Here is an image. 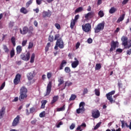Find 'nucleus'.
<instances>
[{"mask_svg":"<svg viewBox=\"0 0 131 131\" xmlns=\"http://www.w3.org/2000/svg\"><path fill=\"white\" fill-rule=\"evenodd\" d=\"M5 113H6V107L3 106L0 110V119H2L4 117Z\"/></svg>","mask_w":131,"mask_h":131,"instance_id":"15","label":"nucleus"},{"mask_svg":"<svg viewBox=\"0 0 131 131\" xmlns=\"http://www.w3.org/2000/svg\"><path fill=\"white\" fill-rule=\"evenodd\" d=\"M19 123H20V116L17 115L16 117L14 119L12 123V126H17Z\"/></svg>","mask_w":131,"mask_h":131,"instance_id":"7","label":"nucleus"},{"mask_svg":"<svg viewBox=\"0 0 131 131\" xmlns=\"http://www.w3.org/2000/svg\"><path fill=\"white\" fill-rule=\"evenodd\" d=\"M59 37H60V35L59 34H56L54 36V40H58V39H60Z\"/></svg>","mask_w":131,"mask_h":131,"instance_id":"51","label":"nucleus"},{"mask_svg":"<svg viewBox=\"0 0 131 131\" xmlns=\"http://www.w3.org/2000/svg\"><path fill=\"white\" fill-rule=\"evenodd\" d=\"M87 41L88 43H92V42H93V39H92L91 38H88Z\"/></svg>","mask_w":131,"mask_h":131,"instance_id":"60","label":"nucleus"},{"mask_svg":"<svg viewBox=\"0 0 131 131\" xmlns=\"http://www.w3.org/2000/svg\"><path fill=\"white\" fill-rule=\"evenodd\" d=\"M78 65H79V61H74L71 64L72 68H76Z\"/></svg>","mask_w":131,"mask_h":131,"instance_id":"19","label":"nucleus"},{"mask_svg":"<svg viewBox=\"0 0 131 131\" xmlns=\"http://www.w3.org/2000/svg\"><path fill=\"white\" fill-rule=\"evenodd\" d=\"M101 114L100 113V111H98V109L95 108L92 111V116L93 118L97 119L100 117Z\"/></svg>","mask_w":131,"mask_h":131,"instance_id":"6","label":"nucleus"},{"mask_svg":"<svg viewBox=\"0 0 131 131\" xmlns=\"http://www.w3.org/2000/svg\"><path fill=\"white\" fill-rule=\"evenodd\" d=\"M52 14L50 11H43L42 12V17L46 18V17H51Z\"/></svg>","mask_w":131,"mask_h":131,"instance_id":"14","label":"nucleus"},{"mask_svg":"<svg viewBox=\"0 0 131 131\" xmlns=\"http://www.w3.org/2000/svg\"><path fill=\"white\" fill-rule=\"evenodd\" d=\"M64 71L66 73H70V72H71V70L70 67H67L64 68Z\"/></svg>","mask_w":131,"mask_h":131,"instance_id":"40","label":"nucleus"},{"mask_svg":"<svg viewBox=\"0 0 131 131\" xmlns=\"http://www.w3.org/2000/svg\"><path fill=\"white\" fill-rule=\"evenodd\" d=\"M117 41L115 42L114 41H112L111 45V48L110 49V52L111 53V52H113L115 49H116V45L117 43Z\"/></svg>","mask_w":131,"mask_h":131,"instance_id":"12","label":"nucleus"},{"mask_svg":"<svg viewBox=\"0 0 131 131\" xmlns=\"http://www.w3.org/2000/svg\"><path fill=\"white\" fill-rule=\"evenodd\" d=\"M52 91V81H49V83L47 85L46 93L44 95L45 97L49 96L51 94V91Z\"/></svg>","mask_w":131,"mask_h":131,"instance_id":"8","label":"nucleus"},{"mask_svg":"<svg viewBox=\"0 0 131 131\" xmlns=\"http://www.w3.org/2000/svg\"><path fill=\"white\" fill-rule=\"evenodd\" d=\"M126 53H127V55H130V54H131V49L127 50Z\"/></svg>","mask_w":131,"mask_h":131,"instance_id":"64","label":"nucleus"},{"mask_svg":"<svg viewBox=\"0 0 131 131\" xmlns=\"http://www.w3.org/2000/svg\"><path fill=\"white\" fill-rule=\"evenodd\" d=\"M76 23V21L74 20L73 19L71 20L70 25V28H71V29H73V28H74V26H75Z\"/></svg>","mask_w":131,"mask_h":131,"instance_id":"26","label":"nucleus"},{"mask_svg":"<svg viewBox=\"0 0 131 131\" xmlns=\"http://www.w3.org/2000/svg\"><path fill=\"white\" fill-rule=\"evenodd\" d=\"M95 16V12L93 11L90 12L87 14H84V17L87 20H90V19H92Z\"/></svg>","mask_w":131,"mask_h":131,"instance_id":"11","label":"nucleus"},{"mask_svg":"<svg viewBox=\"0 0 131 131\" xmlns=\"http://www.w3.org/2000/svg\"><path fill=\"white\" fill-rule=\"evenodd\" d=\"M101 124H102L101 122H99V123H98L94 127V129H98V128H99V127L101 126Z\"/></svg>","mask_w":131,"mask_h":131,"instance_id":"42","label":"nucleus"},{"mask_svg":"<svg viewBox=\"0 0 131 131\" xmlns=\"http://www.w3.org/2000/svg\"><path fill=\"white\" fill-rule=\"evenodd\" d=\"M27 98V89L25 86H22L19 90V96L15 97L13 102H18V100L20 102H23Z\"/></svg>","mask_w":131,"mask_h":131,"instance_id":"1","label":"nucleus"},{"mask_svg":"<svg viewBox=\"0 0 131 131\" xmlns=\"http://www.w3.org/2000/svg\"><path fill=\"white\" fill-rule=\"evenodd\" d=\"M26 45H27V40H23L21 43L22 47H25Z\"/></svg>","mask_w":131,"mask_h":131,"instance_id":"50","label":"nucleus"},{"mask_svg":"<svg viewBox=\"0 0 131 131\" xmlns=\"http://www.w3.org/2000/svg\"><path fill=\"white\" fill-rule=\"evenodd\" d=\"M88 93H89V90H88V88H84L83 90L82 95L84 96V95H86V94H88Z\"/></svg>","mask_w":131,"mask_h":131,"instance_id":"45","label":"nucleus"},{"mask_svg":"<svg viewBox=\"0 0 131 131\" xmlns=\"http://www.w3.org/2000/svg\"><path fill=\"white\" fill-rule=\"evenodd\" d=\"M56 44L59 49H64V42H63L62 38H59V39H57Z\"/></svg>","mask_w":131,"mask_h":131,"instance_id":"9","label":"nucleus"},{"mask_svg":"<svg viewBox=\"0 0 131 131\" xmlns=\"http://www.w3.org/2000/svg\"><path fill=\"white\" fill-rule=\"evenodd\" d=\"M35 112V108L34 107H31L30 108V113H34Z\"/></svg>","mask_w":131,"mask_h":131,"instance_id":"53","label":"nucleus"},{"mask_svg":"<svg viewBox=\"0 0 131 131\" xmlns=\"http://www.w3.org/2000/svg\"><path fill=\"white\" fill-rule=\"evenodd\" d=\"M25 61H29L30 59V52H28L27 53V54L25 55Z\"/></svg>","mask_w":131,"mask_h":131,"instance_id":"23","label":"nucleus"},{"mask_svg":"<svg viewBox=\"0 0 131 131\" xmlns=\"http://www.w3.org/2000/svg\"><path fill=\"white\" fill-rule=\"evenodd\" d=\"M117 11V9L115 7H111V8L109 10L110 14H114L115 12Z\"/></svg>","mask_w":131,"mask_h":131,"instance_id":"25","label":"nucleus"},{"mask_svg":"<svg viewBox=\"0 0 131 131\" xmlns=\"http://www.w3.org/2000/svg\"><path fill=\"white\" fill-rule=\"evenodd\" d=\"M121 40L122 41V45L124 46V47L125 48V47H126V46L128 45L127 37L123 36L121 37Z\"/></svg>","mask_w":131,"mask_h":131,"instance_id":"13","label":"nucleus"},{"mask_svg":"<svg viewBox=\"0 0 131 131\" xmlns=\"http://www.w3.org/2000/svg\"><path fill=\"white\" fill-rule=\"evenodd\" d=\"M52 74L51 72L47 73V78L48 79H50V78L52 77Z\"/></svg>","mask_w":131,"mask_h":131,"instance_id":"52","label":"nucleus"},{"mask_svg":"<svg viewBox=\"0 0 131 131\" xmlns=\"http://www.w3.org/2000/svg\"><path fill=\"white\" fill-rule=\"evenodd\" d=\"M28 79L29 80L33 79V75H32V73L29 74V75L28 76Z\"/></svg>","mask_w":131,"mask_h":131,"instance_id":"46","label":"nucleus"},{"mask_svg":"<svg viewBox=\"0 0 131 131\" xmlns=\"http://www.w3.org/2000/svg\"><path fill=\"white\" fill-rule=\"evenodd\" d=\"M125 123H126V122H125L124 121H121V124H122V128H123V127H125V126H126L125 125Z\"/></svg>","mask_w":131,"mask_h":131,"instance_id":"56","label":"nucleus"},{"mask_svg":"<svg viewBox=\"0 0 131 131\" xmlns=\"http://www.w3.org/2000/svg\"><path fill=\"white\" fill-rule=\"evenodd\" d=\"M41 108L42 109H45V107H46V104L48 103V101H47V100H44L41 101Z\"/></svg>","mask_w":131,"mask_h":131,"instance_id":"24","label":"nucleus"},{"mask_svg":"<svg viewBox=\"0 0 131 131\" xmlns=\"http://www.w3.org/2000/svg\"><path fill=\"white\" fill-rule=\"evenodd\" d=\"M105 27V22L103 21L101 23L98 24L96 27L94 29L95 33H99L101 30H104Z\"/></svg>","mask_w":131,"mask_h":131,"instance_id":"3","label":"nucleus"},{"mask_svg":"<svg viewBox=\"0 0 131 131\" xmlns=\"http://www.w3.org/2000/svg\"><path fill=\"white\" fill-rule=\"evenodd\" d=\"M65 111V104H63V105L61 107L57 108V111L58 112H60L61 111Z\"/></svg>","mask_w":131,"mask_h":131,"instance_id":"34","label":"nucleus"},{"mask_svg":"<svg viewBox=\"0 0 131 131\" xmlns=\"http://www.w3.org/2000/svg\"><path fill=\"white\" fill-rule=\"evenodd\" d=\"M84 106H85V103H84V102H81L79 104V107L81 108V109H83V110L85 111V108H84Z\"/></svg>","mask_w":131,"mask_h":131,"instance_id":"29","label":"nucleus"},{"mask_svg":"<svg viewBox=\"0 0 131 131\" xmlns=\"http://www.w3.org/2000/svg\"><path fill=\"white\" fill-rule=\"evenodd\" d=\"M114 94H115V91L114 90L106 94V97L107 100L110 101L111 104H113V103H114V102H115V100H113V98H112V96H113Z\"/></svg>","mask_w":131,"mask_h":131,"instance_id":"4","label":"nucleus"},{"mask_svg":"<svg viewBox=\"0 0 131 131\" xmlns=\"http://www.w3.org/2000/svg\"><path fill=\"white\" fill-rule=\"evenodd\" d=\"M34 59H35V54L34 53H32L31 59H30V63H34Z\"/></svg>","mask_w":131,"mask_h":131,"instance_id":"31","label":"nucleus"},{"mask_svg":"<svg viewBox=\"0 0 131 131\" xmlns=\"http://www.w3.org/2000/svg\"><path fill=\"white\" fill-rule=\"evenodd\" d=\"M32 3H33V0H30L28 2H27L26 4V8H28L29 6H30V5L32 4Z\"/></svg>","mask_w":131,"mask_h":131,"instance_id":"41","label":"nucleus"},{"mask_svg":"<svg viewBox=\"0 0 131 131\" xmlns=\"http://www.w3.org/2000/svg\"><path fill=\"white\" fill-rule=\"evenodd\" d=\"M104 12L102 10H100L99 11L98 16H99L100 18H103V17H104Z\"/></svg>","mask_w":131,"mask_h":131,"instance_id":"39","label":"nucleus"},{"mask_svg":"<svg viewBox=\"0 0 131 131\" xmlns=\"http://www.w3.org/2000/svg\"><path fill=\"white\" fill-rule=\"evenodd\" d=\"M25 57L26 56L24 54L20 55V58L21 60H23L24 61H25V59L26 58Z\"/></svg>","mask_w":131,"mask_h":131,"instance_id":"57","label":"nucleus"},{"mask_svg":"<svg viewBox=\"0 0 131 131\" xmlns=\"http://www.w3.org/2000/svg\"><path fill=\"white\" fill-rule=\"evenodd\" d=\"M21 52H22V46H18L16 47V53L18 55L21 54Z\"/></svg>","mask_w":131,"mask_h":131,"instance_id":"21","label":"nucleus"},{"mask_svg":"<svg viewBox=\"0 0 131 131\" xmlns=\"http://www.w3.org/2000/svg\"><path fill=\"white\" fill-rule=\"evenodd\" d=\"M63 124V122L60 121L57 125H56V127L59 128L60 127V125H62Z\"/></svg>","mask_w":131,"mask_h":131,"instance_id":"59","label":"nucleus"},{"mask_svg":"<svg viewBox=\"0 0 131 131\" xmlns=\"http://www.w3.org/2000/svg\"><path fill=\"white\" fill-rule=\"evenodd\" d=\"M58 100H59V96L58 95L54 96L53 97L52 100L51 101V105H53V104H55V103H56V102H57Z\"/></svg>","mask_w":131,"mask_h":131,"instance_id":"17","label":"nucleus"},{"mask_svg":"<svg viewBox=\"0 0 131 131\" xmlns=\"http://www.w3.org/2000/svg\"><path fill=\"white\" fill-rule=\"evenodd\" d=\"M6 86V82H3L0 86V91L4 90V88Z\"/></svg>","mask_w":131,"mask_h":131,"instance_id":"48","label":"nucleus"},{"mask_svg":"<svg viewBox=\"0 0 131 131\" xmlns=\"http://www.w3.org/2000/svg\"><path fill=\"white\" fill-rule=\"evenodd\" d=\"M83 10V8H82V7H80L75 10V13L76 14L77 13L82 12Z\"/></svg>","mask_w":131,"mask_h":131,"instance_id":"30","label":"nucleus"},{"mask_svg":"<svg viewBox=\"0 0 131 131\" xmlns=\"http://www.w3.org/2000/svg\"><path fill=\"white\" fill-rule=\"evenodd\" d=\"M58 81L59 82L58 84V86H60L61 85V84H63V83H64V78L63 77H61L59 79H58Z\"/></svg>","mask_w":131,"mask_h":131,"instance_id":"22","label":"nucleus"},{"mask_svg":"<svg viewBox=\"0 0 131 131\" xmlns=\"http://www.w3.org/2000/svg\"><path fill=\"white\" fill-rule=\"evenodd\" d=\"M118 85L119 86V89H122V83H120V82H118Z\"/></svg>","mask_w":131,"mask_h":131,"instance_id":"61","label":"nucleus"},{"mask_svg":"<svg viewBox=\"0 0 131 131\" xmlns=\"http://www.w3.org/2000/svg\"><path fill=\"white\" fill-rule=\"evenodd\" d=\"M11 41L13 47H15V46H16V38H15V37H12L11 39Z\"/></svg>","mask_w":131,"mask_h":131,"instance_id":"33","label":"nucleus"},{"mask_svg":"<svg viewBox=\"0 0 131 131\" xmlns=\"http://www.w3.org/2000/svg\"><path fill=\"white\" fill-rule=\"evenodd\" d=\"M10 58H13V57L15 56V49L13 48L10 52Z\"/></svg>","mask_w":131,"mask_h":131,"instance_id":"32","label":"nucleus"},{"mask_svg":"<svg viewBox=\"0 0 131 131\" xmlns=\"http://www.w3.org/2000/svg\"><path fill=\"white\" fill-rule=\"evenodd\" d=\"M116 52L117 53H122V49L118 48L116 50Z\"/></svg>","mask_w":131,"mask_h":131,"instance_id":"63","label":"nucleus"},{"mask_svg":"<svg viewBox=\"0 0 131 131\" xmlns=\"http://www.w3.org/2000/svg\"><path fill=\"white\" fill-rule=\"evenodd\" d=\"M102 68L101 63H97L95 66V70H100Z\"/></svg>","mask_w":131,"mask_h":131,"instance_id":"35","label":"nucleus"},{"mask_svg":"<svg viewBox=\"0 0 131 131\" xmlns=\"http://www.w3.org/2000/svg\"><path fill=\"white\" fill-rule=\"evenodd\" d=\"M78 19H79V15L77 14L75 16V18L73 20L76 22Z\"/></svg>","mask_w":131,"mask_h":131,"instance_id":"55","label":"nucleus"},{"mask_svg":"<svg viewBox=\"0 0 131 131\" xmlns=\"http://www.w3.org/2000/svg\"><path fill=\"white\" fill-rule=\"evenodd\" d=\"M48 40L50 42H53V41H54V36H53V35H50L48 38Z\"/></svg>","mask_w":131,"mask_h":131,"instance_id":"38","label":"nucleus"},{"mask_svg":"<svg viewBox=\"0 0 131 131\" xmlns=\"http://www.w3.org/2000/svg\"><path fill=\"white\" fill-rule=\"evenodd\" d=\"M128 1L129 0H124L122 3V5H126V4H127L128 2Z\"/></svg>","mask_w":131,"mask_h":131,"instance_id":"62","label":"nucleus"},{"mask_svg":"<svg viewBox=\"0 0 131 131\" xmlns=\"http://www.w3.org/2000/svg\"><path fill=\"white\" fill-rule=\"evenodd\" d=\"M21 79V75L20 74H17L16 75L15 77L13 80L14 84L17 85L20 82Z\"/></svg>","mask_w":131,"mask_h":131,"instance_id":"10","label":"nucleus"},{"mask_svg":"<svg viewBox=\"0 0 131 131\" xmlns=\"http://www.w3.org/2000/svg\"><path fill=\"white\" fill-rule=\"evenodd\" d=\"M55 26L56 28H57V29H58V30H60L61 29V26H60V24L58 23H55Z\"/></svg>","mask_w":131,"mask_h":131,"instance_id":"47","label":"nucleus"},{"mask_svg":"<svg viewBox=\"0 0 131 131\" xmlns=\"http://www.w3.org/2000/svg\"><path fill=\"white\" fill-rule=\"evenodd\" d=\"M76 98H77V96L76 95L72 94L71 96V97L69 99V101H74Z\"/></svg>","mask_w":131,"mask_h":131,"instance_id":"36","label":"nucleus"},{"mask_svg":"<svg viewBox=\"0 0 131 131\" xmlns=\"http://www.w3.org/2000/svg\"><path fill=\"white\" fill-rule=\"evenodd\" d=\"M80 46V43L79 42H78L76 45V49L77 50L79 48V47Z\"/></svg>","mask_w":131,"mask_h":131,"instance_id":"58","label":"nucleus"},{"mask_svg":"<svg viewBox=\"0 0 131 131\" xmlns=\"http://www.w3.org/2000/svg\"><path fill=\"white\" fill-rule=\"evenodd\" d=\"M34 30V29L32 26H30L29 28L27 27V26H25L23 28V30L22 29L19 28V32L20 34H22L23 35H25V34H27V33H29V34H32V32H33Z\"/></svg>","mask_w":131,"mask_h":131,"instance_id":"2","label":"nucleus"},{"mask_svg":"<svg viewBox=\"0 0 131 131\" xmlns=\"http://www.w3.org/2000/svg\"><path fill=\"white\" fill-rule=\"evenodd\" d=\"M33 48V42H30L29 43L28 49L30 50V49H32Z\"/></svg>","mask_w":131,"mask_h":131,"instance_id":"49","label":"nucleus"},{"mask_svg":"<svg viewBox=\"0 0 131 131\" xmlns=\"http://www.w3.org/2000/svg\"><path fill=\"white\" fill-rule=\"evenodd\" d=\"M46 116V112L43 111L41 113L39 114V117L42 118V117H45Z\"/></svg>","mask_w":131,"mask_h":131,"instance_id":"44","label":"nucleus"},{"mask_svg":"<svg viewBox=\"0 0 131 131\" xmlns=\"http://www.w3.org/2000/svg\"><path fill=\"white\" fill-rule=\"evenodd\" d=\"M85 111L83 108H81L80 107L78 108L76 110V113L77 114H80V113L82 114L83 112Z\"/></svg>","mask_w":131,"mask_h":131,"instance_id":"27","label":"nucleus"},{"mask_svg":"<svg viewBox=\"0 0 131 131\" xmlns=\"http://www.w3.org/2000/svg\"><path fill=\"white\" fill-rule=\"evenodd\" d=\"M124 17H125V14H123L120 16L118 19L117 20V23H120L121 21L124 20Z\"/></svg>","mask_w":131,"mask_h":131,"instance_id":"18","label":"nucleus"},{"mask_svg":"<svg viewBox=\"0 0 131 131\" xmlns=\"http://www.w3.org/2000/svg\"><path fill=\"white\" fill-rule=\"evenodd\" d=\"M70 85H72V82L70 81H66L63 90L65 89V88H66V86H70Z\"/></svg>","mask_w":131,"mask_h":131,"instance_id":"37","label":"nucleus"},{"mask_svg":"<svg viewBox=\"0 0 131 131\" xmlns=\"http://www.w3.org/2000/svg\"><path fill=\"white\" fill-rule=\"evenodd\" d=\"M20 13H22L23 14H27V13H28L29 11L25 7H22L20 9Z\"/></svg>","mask_w":131,"mask_h":131,"instance_id":"20","label":"nucleus"},{"mask_svg":"<svg viewBox=\"0 0 131 131\" xmlns=\"http://www.w3.org/2000/svg\"><path fill=\"white\" fill-rule=\"evenodd\" d=\"M67 64V61L65 60H63L59 66V70H62Z\"/></svg>","mask_w":131,"mask_h":131,"instance_id":"16","label":"nucleus"},{"mask_svg":"<svg viewBox=\"0 0 131 131\" xmlns=\"http://www.w3.org/2000/svg\"><path fill=\"white\" fill-rule=\"evenodd\" d=\"M94 91L96 96L99 97L100 96V90L99 89H95Z\"/></svg>","mask_w":131,"mask_h":131,"instance_id":"43","label":"nucleus"},{"mask_svg":"<svg viewBox=\"0 0 131 131\" xmlns=\"http://www.w3.org/2000/svg\"><path fill=\"white\" fill-rule=\"evenodd\" d=\"M14 27V23L10 21L9 24V28H12Z\"/></svg>","mask_w":131,"mask_h":131,"instance_id":"54","label":"nucleus"},{"mask_svg":"<svg viewBox=\"0 0 131 131\" xmlns=\"http://www.w3.org/2000/svg\"><path fill=\"white\" fill-rule=\"evenodd\" d=\"M3 50L5 53H6L7 54H9V52H10V49L8 48V46H7V45H3Z\"/></svg>","mask_w":131,"mask_h":131,"instance_id":"28","label":"nucleus"},{"mask_svg":"<svg viewBox=\"0 0 131 131\" xmlns=\"http://www.w3.org/2000/svg\"><path fill=\"white\" fill-rule=\"evenodd\" d=\"M82 29L84 32H90L92 29V25L90 23L85 24L82 25Z\"/></svg>","mask_w":131,"mask_h":131,"instance_id":"5","label":"nucleus"}]
</instances>
